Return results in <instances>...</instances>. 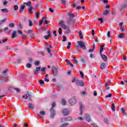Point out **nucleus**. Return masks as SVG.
<instances>
[{
  "label": "nucleus",
  "instance_id": "1",
  "mask_svg": "<svg viewBox=\"0 0 127 127\" xmlns=\"http://www.w3.org/2000/svg\"><path fill=\"white\" fill-rule=\"evenodd\" d=\"M68 15H69V19L67 20L66 23L68 24H70V25L72 27H75V26L76 25V24L75 23L76 22V21L73 18L75 17V16L73 13H68Z\"/></svg>",
  "mask_w": 127,
  "mask_h": 127
},
{
  "label": "nucleus",
  "instance_id": "2",
  "mask_svg": "<svg viewBox=\"0 0 127 127\" xmlns=\"http://www.w3.org/2000/svg\"><path fill=\"white\" fill-rule=\"evenodd\" d=\"M60 25L63 28V29H65L66 31V33H70V29H69V27L66 26L64 24V21L61 20L60 22Z\"/></svg>",
  "mask_w": 127,
  "mask_h": 127
},
{
  "label": "nucleus",
  "instance_id": "3",
  "mask_svg": "<svg viewBox=\"0 0 127 127\" xmlns=\"http://www.w3.org/2000/svg\"><path fill=\"white\" fill-rule=\"evenodd\" d=\"M77 43H78V46H76V47L78 48V47H80L82 49H86V45H85V43L83 41H77Z\"/></svg>",
  "mask_w": 127,
  "mask_h": 127
},
{
  "label": "nucleus",
  "instance_id": "4",
  "mask_svg": "<svg viewBox=\"0 0 127 127\" xmlns=\"http://www.w3.org/2000/svg\"><path fill=\"white\" fill-rule=\"evenodd\" d=\"M68 103H69L70 106H74L77 103V98L75 97H73L69 100Z\"/></svg>",
  "mask_w": 127,
  "mask_h": 127
},
{
  "label": "nucleus",
  "instance_id": "5",
  "mask_svg": "<svg viewBox=\"0 0 127 127\" xmlns=\"http://www.w3.org/2000/svg\"><path fill=\"white\" fill-rule=\"evenodd\" d=\"M73 118L72 117H68L67 118H63L61 119L62 123H64V122H70V121H72Z\"/></svg>",
  "mask_w": 127,
  "mask_h": 127
},
{
  "label": "nucleus",
  "instance_id": "6",
  "mask_svg": "<svg viewBox=\"0 0 127 127\" xmlns=\"http://www.w3.org/2000/svg\"><path fill=\"white\" fill-rule=\"evenodd\" d=\"M52 71L54 73V76H57L58 74V70L56 66H53L52 67Z\"/></svg>",
  "mask_w": 127,
  "mask_h": 127
},
{
  "label": "nucleus",
  "instance_id": "7",
  "mask_svg": "<svg viewBox=\"0 0 127 127\" xmlns=\"http://www.w3.org/2000/svg\"><path fill=\"white\" fill-rule=\"evenodd\" d=\"M76 84L78 86H84V82L82 80H79L77 78Z\"/></svg>",
  "mask_w": 127,
  "mask_h": 127
},
{
  "label": "nucleus",
  "instance_id": "8",
  "mask_svg": "<svg viewBox=\"0 0 127 127\" xmlns=\"http://www.w3.org/2000/svg\"><path fill=\"white\" fill-rule=\"evenodd\" d=\"M62 114L64 117H65V116H68L70 114V112L68 109H64L62 111Z\"/></svg>",
  "mask_w": 127,
  "mask_h": 127
},
{
  "label": "nucleus",
  "instance_id": "9",
  "mask_svg": "<svg viewBox=\"0 0 127 127\" xmlns=\"http://www.w3.org/2000/svg\"><path fill=\"white\" fill-rule=\"evenodd\" d=\"M45 115V112L44 111H41L40 113L38 114V116L41 118L42 119H44V116Z\"/></svg>",
  "mask_w": 127,
  "mask_h": 127
},
{
  "label": "nucleus",
  "instance_id": "10",
  "mask_svg": "<svg viewBox=\"0 0 127 127\" xmlns=\"http://www.w3.org/2000/svg\"><path fill=\"white\" fill-rule=\"evenodd\" d=\"M40 69H41V66L37 67L36 69L34 70V73L35 75H38L39 73V71H40Z\"/></svg>",
  "mask_w": 127,
  "mask_h": 127
},
{
  "label": "nucleus",
  "instance_id": "11",
  "mask_svg": "<svg viewBox=\"0 0 127 127\" xmlns=\"http://www.w3.org/2000/svg\"><path fill=\"white\" fill-rule=\"evenodd\" d=\"M27 32L30 34V37H31V38H34V33H33L32 30H29Z\"/></svg>",
  "mask_w": 127,
  "mask_h": 127
},
{
  "label": "nucleus",
  "instance_id": "12",
  "mask_svg": "<svg viewBox=\"0 0 127 127\" xmlns=\"http://www.w3.org/2000/svg\"><path fill=\"white\" fill-rule=\"evenodd\" d=\"M84 119H85L86 122H88V123L91 122V118L90 117V115H89V114H85L84 116Z\"/></svg>",
  "mask_w": 127,
  "mask_h": 127
},
{
  "label": "nucleus",
  "instance_id": "13",
  "mask_svg": "<svg viewBox=\"0 0 127 127\" xmlns=\"http://www.w3.org/2000/svg\"><path fill=\"white\" fill-rule=\"evenodd\" d=\"M79 110H80V113L79 115H83V104L82 103L79 102Z\"/></svg>",
  "mask_w": 127,
  "mask_h": 127
},
{
  "label": "nucleus",
  "instance_id": "14",
  "mask_svg": "<svg viewBox=\"0 0 127 127\" xmlns=\"http://www.w3.org/2000/svg\"><path fill=\"white\" fill-rule=\"evenodd\" d=\"M126 7H127V4H123L121 5V7L119 8L120 11H122Z\"/></svg>",
  "mask_w": 127,
  "mask_h": 127
},
{
  "label": "nucleus",
  "instance_id": "15",
  "mask_svg": "<svg viewBox=\"0 0 127 127\" xmlns=\"http://www.w3.org/2000/svg\"><path fill=\"white\" fill-rule=\"evenodd\" d=\"M51 118L52 119H53L54 118V116H55V111H54V109H51Z\"/></svg>",
  "mask_w": 127,
  "mask_h": 127
},
{
  "label": "nucleus",
  "instance_id": "16",
  "mask_svg": "<svg viewBox=\"0 0 127 127\" xmlns=\"http://www.w3.org/2000/svg\"><path fill=\"white\" fill-rule=\"evenodd\" d=\"M100 55L103 60H104V61H107V60H108V57H107V56L105 55H102V54Z\"/></svg>",
  "mask_w": 127,
  "mask_h": 127
},
{
  "label": "nucleus",
  "instance_id": "17",
  "mask_svg": "<svg viewBox=\"0 0 127 127\" xmlns=\"http://www.w3.org/2000/svg\"><path fill=\"white\" fill-rule=\"evenodd\" d=\"M24 8H25V5H22L20 7V10H19V12H22L23 10H24Z\"/></svg>",
  "mask_w": 127,
  "mask_h": 127
},
{
  "label": "nucleus",
  "instance_id": "18",
  "mask_svg": "<svg viewBox=\"0 0 127 127\" xmlns=\"http://www.w3.org/2000/svg\"><path fill=\"white\" fill-rule=\"evenodd\" d=\"M121 111L123 116H126V115H127V112H126V110H125V109H124V108H122L121 109Z\"/></svg>",
  "mask_w": 127,
  "mask_h": 127
},
{
  "label": "nucleus",
  "instance_id": "19",
  "mask_svg": "<svg viewBox=\"0 0 127 127\" xmlns=\"http://www.w3.org/2000/svg\"><path fill=\"white\" fill-rule=\"evenodd\" d=\"M28 106H29V108H30V109H31L32 110H33V109H34V105L33 104H32V103H29L28 104Z\"/></svg>",
  "mask_w": 127,
  "mask_h": 127
},
{
  "label": "nucleus",
  "instance_id": "20",
  "mask_svg": "<svg viewBox=\"0 0 127 127\" xmlns=\"http://www.w3.org/2000/svg\"><path fill=\"white\" fill-rule=\"evenodd\" d=\"M69 125V123H65L63 124L62 125H60V127H67V126Z\"/></svg>",
  "mask_w": 127,
  "mask_h": 127
},
{
  "label": "nucleus",
  "instance_id": "21",
  "mask_svg": "<svg viewBox=\"0 0 127 127\" xmlns=\"http://www.w3.org/2000/svg\"><path fill=\"white\" fill-rule=\"evenodd\" d=\"M104 51V46H100V55H102V52Z\"/></svg>",
  "mask_w": 127,
  "mask_h": 127
},
{
  "label": "nucleus",
  "instance_id": "22",
  "mask_svg": "<svg viewBox=\"0 0 127 127\" xmlns=\"http://www.w3.org/2000/svg\"><path fill=\"white\" fill-rule=\"evenodd\" d=\"M43 23L44 24H48V20H47V18L45 17L43 19Z\"/></svg>",
  "mask_w": 127,
  "mask_h": 127
},
{
  "label": "nucleus",
  "instance_id": "23",
  "mask_svg": "<svg viewBox=\"0 0 127 127\" xmlns=\"http://www.w3.org/2000/svg\"><path fill=\"white\" fill-rule=\"evenodd\" d=\"M23 4H25L27 6H30L31 5V1H28V2H23Z\"/></svg>",
  "mask_w": 127,
  "mask_h": 127
},
{
  "label": "nucleus",
  "instance_id": "24",
  "mask_svg": "<svg viewBox=\"0 0 127 127\" xmlns=\"http://www.w3.org/2000/svg\"><path fill=\"white\" fill-rule=\"evenodd\" d=\"M33 7L30 6L28 8V11L29 12V13L32 14L33 13V12L32 11V9H33Z\"/></svg>",
  "mask_w": 127,
  "mask_h": 127
},
{
  "label": "nucleus",
  "instance_id": "25",
  "mask_svg": "<svg viewBox=\"0 0 127 127\" xmlns=\"http://www.w3.org/2000/svg\"><path fill=\"white\" fill-rule=\"evenodd\" d=\"M110 12L108 10H105L103 11V14L104 15H108Z\"/></svg>",
  "mask_w": 127,
  "mask_h": 127
},
{
  "label": "nucleus",
  "instance_id": "26",
  "mask_svg": "<svg viewBox=\"0 0 127 127\" xmlns=\"http://www.w3.org/2000/svg\"><path fill=\"white\" fill-rule=\"evenodd\" d=\"M0 10L2 11V12H8V10L7 8L1 9Z\"/></svg>",
  "mask_w": 127,
  "mask_h": 127
},
{
  "label": "nucleus",
  "instance_id": "27",
  "mask_svg": "<svg viewBox=\"0 0 127 127\" xmlns=\"http://www.w3.org/2000/svg\"><path fill=\"white\" fill-rule=\"evenodd\" d=\"M118 37L119 38H125V36L124 35L123 33H120L119 34V35H118Z\"/></svg>",
  "mask_w": 127,
  "mask_h": 127
},
{
  "label": "nucleus",
  "instance_id": "28",
  "mask_svg": "<svg viewBox=\"0 0 127 127\" xmlns=\"http://www.w3.org/2000/svg\"><path fill=\"white\" fill-rule=\"evenodd\" d=\"M15 35H16V31H13L12 33V38H14L15 37Z\"/></svg>",
  "mask_w": 127,
  "mask_h": 127
},
{
  "label": "nucleus",
  "instance_id": "29",
  "mask_svg": "<svg viewBox=\"0 0 127 127\" xmlns=\"http://www.w3.org/2000/svg\"><path fill=\"white\" fill-rule=\"evenodd\" d=\"M5 21H6V18H4L2 20H0V25H1L2 24V23H3L4 22H5Z\"/></svg>",
  "mask_w": 127,
  "mask_h": 127
},
{
  "label": "nucleus",
  "instance_id": "30",
  "mask_svg": "<svg viewBox=\"0 0 127 127\" xmlns=\"http://www.w3.org/2000/svg\"><path fill=\"white\" fill-rule=\"evenodd\" d=\"M76 120L77 121H80L81 122H82V121H83V120H84V118L83 117H78L77 118Z\"/></svg>",
  "mask_w": 127,
  "mask_h": 127
},
{
  "label": "nucleus",
  "instance_id": "31",
  "mask_svg": "<svg viewBox=\"0 0 127 127\" xmlns=\"http://www.w3.org/2000/svg\"><path fill=\"white\" fill-rule=\"evenodd\" d=\"M105 88H106V90H109L110 89V86H109V83L108 82L105 83Z\"/></svg>",
  "mask_w": 127,
  "mask_h": 127
},
{
  "label": "nucleus",
  "instance_id": "32",
  "mask_svg": "<svg viewBox=\"0 0 127 127\" xmlns=\"http://www.w3.org/2000/svg\"><path fill=\"white\" fill-rule=\"evenodd\" d=\"M115 108H116V107L115 106V103H113L112 107H111V109H112V111H113V112H115Z\"/></svg>",
  "mask_w": 127,
  "mask_h": 127
},
{
  "label": "nucleus",
  "instance_id": "33",
  "mask_svg": "<svg viewBox=\"0 0 127 127\" xmlns=\"http://www.w3.org/2000/svg\"><path fill=\"white\" fill-rule=\"evenodd\" d=\"M62 105H63V106H65V105H66V101L64 99L62 100Z\"/></svg>",
  "mask_w": 127,
  "mask_h": 127
},
{
  "label": "nucleus",
  "instance_id": "34",
  "mask_svg": "<svg viewBox=\"0 0 127 127\" xmlns=\"http://www.w3.org/2000/svg\"><path fill=\"white\" fill-rule=\"evenodd\" d=\"M106 68V64L103 63L101 64V69H105Z\"/></svg>",
  "mask_w": 127,
  "mask_h": 127
},
{
  "label": "nucleus",
  "instance_id": "35",
  "mask_svg": "<svg viewBox=\"0 0 127 127\" xmlns=\"http://www.w3.org/2000/svg\"><path fill=\"white\" fill-rule=\"evenodd\" d=\"M28 98L29 101H31V98H30V95L29 94H28V95H26V97L25 98V100Z\"/></svg>",
  "mask_w": 127,
  "mask_h": 127
},
{
  "label": "nucleus",
  "instance_id": "36",
  "mask_svg": "<svg viewBox=\"0 0 127 127\" xmlns=\"http://www.w3.org/2000/svg\"><path fill=\"white\" fill-rule=\"evenodd\" d=\"M39 14H40V12L37 11L36 13V16L37 18H39Z\"/></svg>",
  "mask_w": 127,
  "mask_h": 127
},
{
  "label": "nucleus",
  "instance_id": "37",
  "mask_svg": "<svg viewBox=\"0 0 127 127\" xmlns=\"http://www.w3.org/2000/svg\"><path fill=\"white\" fill-rule=\"evenodd\" d=\"M77 79H78V78H77V77H73V79H72V80L71 81L72 83H74V82H75V81L77 82Z\"/></svg>",
  "mask_w": 127,
  "mask_h": 127
},
{
  "label": "nucleus",
  "instance_id": "38",
  "mask_svg": "<svg viewBox=\"0 0 127 127\" xmlns=\"http://www.w3.org/2000/svg\"><path fill=\"white\" fill-rule=\"evenodd\" d=\"M14 26H15V24H14V23H10V24H9V27H14Z\"/></svg>",
  "mask_w": 127,
  "mask_h": 127
},
{
  "label": "nucleus",
  "instance_id": "39",
  "mask_svg": "<svg viewBox=\"0 0 127 127\" xmlns=\"http://www.w3.org/2000/svg\"><path fill=\"white\" fill-rule=\"evenodd\" d=\"M55 106H56V104L55 103V102H53L52 103V108L51 109H53L54 107H55Z\"/></svg>",
  "mask_w": 127,
  "mask_h": 127
},
{
  "label": "nucleus",
  "instance_id": "40",
  "mask_svg": "<svg viewBox=\"0 0 127 127\" xmlns=\"http://www.w3.org/2000/svg\"><path fill=\"white\" fill-rule=\"evenodd\" d=\"M40 70L41 72H45V70H46V68L45 67H43Z\"/></svg>",
  "mask_w": 127,
  "mask_h": 127
},
{
  "label": "nucleus",
  "instance_id": "41",
  "mask_svg": "<svg viewBox=\"0 0 127 127\" xmlns=\"http://www.w3.org/2000/svg\"><path fill=\"white\" fill-rule=\"evenodd\" d=\"M42 21L39 22V25H41L42 24V23H43V19H44V17H43L42 18Z\"/></svg>",
  "mask_w": 127,
  "mask_h": 127
},
{
  "label": "nucleus",
  "instance_id": "42",
  "mask_svg": "<svg viewBox=\"0 0 127 127\" xmlns=\"http://www.w3.org/2000/svg\"><path fill=\"white\" fill-rule=\"evenodd\" d=\"M59 33L60 35H61L62 33V29L61 28H59Z\"/></svg>",
  "mask_w": 127,
  "mask_h": 127
},
{
  "label": "nucleus",
  "instance_id": "43",
  "mask_svg": "<svg viewBox=\"0 0 127 127\" xmlns=\"http://www.w3.org/2000/svg\"><path fill=\"white\" fill-rule=\"evenodd\" d=\"M79 73L81 76V78L83 79L84 78V73H83V72L80 71Z\"/></svg>",
  "mask_w": 127,
  "mask_h": 127
},
{
  "label": "nucleus",
  "instance_id": "44",
  "mask_svg": "<svg viewBox=\"0 0 127 127\" xmlns=\"http://www.w3.org/2000/svg\"><path fill=\"white\" fill-rule=\"evenodd\" d=\"M32 65L30 64H27V68H31Z\"/></svg>",
  "mask_w": 127,
  "mask_h": 127
},
{
  "label": "nucleus",
  "instance_id": "45",
  "mask_svg": "<svg viewBox=\"0 0 127 127\" xmlns=\"http://www.w3.org/2000/svg\"><path fill=\"white\" fill-rule=\"evenodd\" d=\"M14 10H17V9H18V6H17V5H14Z\"/></svg>",
  "mask_w": 127,
  "mask_h": 127
},
{
  "label": "nucleus",
  "instance_id": "46",
  "mask_svg": "<svg viewBox=\"0 0 127 127\" xmlns=\"http://www.w3.org/2000/svg\"><path fill=\"white\" fill-rule=\"evenodd\" d=\"M29 25L30 26H32L33 24H32V21H31V20H29Z\"/></svg>",
  "mask_w": 127,
  "mask_h": 127
},
{
  "label": "nucleus",
  "instance_id": "47",
  "mask_svg": "<svg viewBox=\"0 0 127 127\" xmlns=\"http://www.w3.org/2000/svg\"><path fill=\"white\" fill-rule=\"evenodd\" d=\"M39 83H40V84H41V85H42L43 84H44V81L41 79L39 80Z\"/></svg>",
  "mask_w": 127,
  "mask_h": 127
},
{
  "label": "nucleus",
  "instance_id": "48",
  "mask_svg": "<svg viewBox=\"0 0 127 127\" xmlns=\"http://www.w3.org/2000/svg\"><path fill=\"white\" fill-rule=\"evenodd\" d=\"M112 97V94H109L108 95H106L105 98H111Z\"/></svg>",
  "mask_w": 127,
  "mask_h": 127
},
{
  "label": "nucleus",
  "instance_id": "49",
  "mask_svg": "<svg viewBox=\"0 0 127 127\" xmlns=\"http://www.w3.org/2000/svg\"><path fill=\"white\" fill-rule=\"evenodd\" d=\"M78 35L79 36H83V34L82 33V31H80L79 32H78Z\"/></svg>",
  "mask_w": 127,
  "mask_h": 127
},
{
  "label": "nucleus",
  "instance_id": "50",
  "mask_svg": "<svg viewBox=\"0 0 127 127\" xmlns=\"http://www.w3.org/2000/svg\"><path fill=\"white\" fill-rule=\"evenodd\" d=\"M63 41L64 42H65V41H66V37H65V36H63Z\"/></svg>",
  "mask_w": 127,
  "mask_h": 127
},
{
  "label": "nucleus",
  "instance_id": "51",
  "mask_svg": "<svg viewBox=\"0 0 127 127\" xmlns=\"http://www.w3.org/2000/svg\"><path fill=\"white\" fill-rule=\"evenodd\" d=\"M39 64H40V62H39V61H36L35 63V65H39Z\"/></svg>",
  "mask_w": 127,
  "mask_h": 127
},
{
  "label": "nucleus",
  "instance_id": "52",
  "mask_svg": "<svg viewBox=\"0 0 127 127\" xmlns=\"http://www.w3.org/2000/svg\"><path fill=\"white\" fill-rule=\"evenodd\" d=\"M107 36L108 37H111V32L108 31L107 32Z\"/></svg>",
  "mask_w": 127,
  "mask_h": 127
},
{
  "label": "nucleus",
  "instance_id": "53",
  "mask_svg": "<svg viewBox=\"0 0 127 127\" xmlns=\"http://www.w3.org/2000/svg\"><path fill=\"white\" fill-rule=\"evenodd\" d=\"M7 41V39H3V40L2 41V43H5V42H6Z\"/></svg>",
  "mask_w": 127,
  "mask_h": 127
},
{
  "label": "nucleus",
  "instance_id": "54",
  "mask_svg": "<svg viewBox=\"0 0 127 127\" xmlns=\"http://www.w3.org/2000/svg\"><path fill=\"white\" fill-rule=\"evenodd\" d=\"M8 71V68H7L5 70H3L2 73L3 74H5V73H6V72H7Z\"/></svg>",
  "mask_w": 127,
  "mask_h": 127
},
{
  "label": "nucleus",
  "instance_id": "55",
  "mask_svg": "<svg viewBox=\"0 0 127 127\" xmlns=\"http://www.w3.org/2000/svg\"><path fill=\"white\" fill-rule=\"evenodd\" d=\"M104 121L105 122V123L108 125V124H109V121L108 120V119L107 118H105L104 119Z\"/></svg>",
  "mask_w": 127,
  "mask_h": 127
},
{
  "label": "nucleus",
  "instance_id": "56",
  "mask_svg": "<svg viewBox=\"0 0 127 127\" xmlns=\"http://www.w3.org/2000/svg\"><path fill=\"white\" fill-rule=\"evenodd\" d=\"M49 37H51L49 35H46V36H45V39H46V40L48 39V38H49Z\"/></svg>",
  "mask_w": 127,
  "mask_h": 127
},
{
  "label": "nucleus",
  "instance_id": "57",
  "mask_svg": "<svg viewBox=\"0 0 127 127\" xmlns=\"http://www.w3.org/2000/svg\"><path fill=\"white\" fill-rule=\"evenodd\" d=\"M15 90L16 91L17 93H19V92H20V89H19V88H15Z\"/></svg>",
  "mask_w": 127,
  "mask_h": 127
},
{
  "label": "nucleus",
  "instance_id": "58",
  "mask_svg": "<svg viewBox=\"0 0 127 127\" xmlns=\"http://www.w3.org/2000/svg\"><path fill=\"white\" fill-rule=\"evenodd\" d=\"M94 50H94V49H89V50H88V52H89V53H92V52H94Z\"/></svg>",
  "mask_w": 127,
  "mask_h": 127
},
{
  "label": "nucleus",
  "instance_id": "59",
  "mask_svg": "<svg viewBox=\"0 0 127 127\" xmlns=\"http://www.w3.org/2000/svg\"><path fill=\"white\" fill-rule=\"evenodd\" d=\"M47 52H48V53H51V49L49 48H47Z\"/></svg>",
  "mask_w": 127,
  "mask_h": 127
},
{
  "label": "nucleus",
  "instance_id": "60",
  "mask_svg": "<svg viewBox=\"0 0 127 127\" xmlns=\"http://www.w3.org/2000/svg\"><path fill=\"white\" fill-rule=\"evenodd\" d=\"M81 8H82V6H77V7H76V9H77V10H79V9H81Z\"/></svg>",
  "mask_w": 127,
  "mask_h": 127
},
{
  "label": "nucleus",
  "instance_id": "61",
  "mask_svg": "<svg viewBox=\"0 0 127 127\" xmlns=\"http://www.w3.org/2000/svg\"><path fill=\"white\" fill-rule=\"evenodd\" d=\"M98 20H99V21H100V23H103V19H102V18H99V19H98Z\"/></svg>",
  "mask_w": 127,
  "mask_h": 127
},
{
  "label": "nucleus",
  "instance_id": "62",
  "mask_svg": "<svg viewBox=\"0 0 127 127\" xmlns=\"http://www.w3.org/2000/svg\"><path fill=\"white\" fill-rule=\"evenodd\" d=\"M62 3H63V4H65L66 3V1L65 0H61Z\"/></svg>",
  "mask_w": 127,
  "mask_h": 127
},
{
  "label": "nucleus",
  "instance_id": "63",
  "mask_svg": "<svg viewBox=\"0 0 127 127\" xmlns=\"http://www.w3.org/2000/svg\"><path fill=\"white\" fill-rule=\"evenodd\" d=\"M65 62H67L68 63V64H70L71 63L70 61L68 60L67 59L65 60Z\"/></svg>",
  "mask_w": 127,
  "mask_h": 127
},
{
  "label": "nucleus",
  "instance_id": "64",
  "mask_svg": "<svg viewBox=\"0 0 127 127\" xmlns=\"http://www.w3.org/2000/svg\"><path fill=\"white\" fill-rule=\"evenodd\" d=\"M23 127H28V124H27V123H24V125H23Z\"/></svg>",
  "mask_w": 127,
  "mask_h": 127
}]
</instances>
